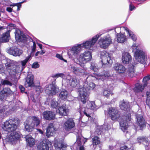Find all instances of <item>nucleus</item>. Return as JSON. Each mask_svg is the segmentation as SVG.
I'll use <instances>...</instances> for the list:
<instances>
[{"instance_id":"obj_55","label":"nucleus","mask_w":150,"mask_h":150,"mask_svg":"<svg viewBox=\"0 0 150 150\" xmlns=\"http://www.w3.org/2000/svg\"><path fill=\"white\" fill-rule=\"evenodd\" d=\"M19 121V120L17 117H11L8 120H6L5 122H18Z\"/></svg>"},{"instance_id":"obj_10","label":"nucleus","mask_w":150,"mask_h":150,"mask_svg":"<svg viewBox=\"0 0 150 150\" xmlns=\"http://www.w3.org/2000/svg\"><path fill=\"white\" fill-rule=\"evenodd\" d=\"M20 137V134L17 132L11 133L8 137H6V138H3V142L4 144L5 143H11L13 144L15 141L18 139Z\"/></svg>"},{"instance_id":"obj_58","label":"nucleus","mask_w":150,"mask_h":150,"mask_svg":"<svg viewBox=\"0 0 150 150\" xmlns=\"http://www.w3.org/2000/svg\"><path fill=\"white\" fill-rule=\"evenodd\" d=\"M40 65L37 62H34L32 65V67L33 68L36 69L39 67Z\"/></svg>"},{"instance_id":"obj_3","label":"nucleus","mask_w":150,"mask_h":150,"mask_svg":"<svg viewBox=\"0 0 150 150\" xmlns=\"http://www.w3.org/2000/svg\"><path fill=\"white\" fill-rule=\"evenodd\" d=\"M95 86V84L93 82L90 83L89 84L85 83L83 87L80 86L78 88L79 96L83 103H85L88 100L89 91L91 89L93 90Z\"/></svg>"},{"instance_id":"obj_52","label":"nucleus","mask_w":150,"mask_h":150,"mask_svg":"<svg viewBox=\"0 0 150 150\" xmlns=\"http://www.w3.org/2000/svg\"><path fill=\"white\" fill-rule=\"evenodd\" d=\"M136 118L137 120V122H143L144 120L143 116L140 115H136Z\"/></svg>"},{"instance_id":"obj_35","label":"nucleus","mask_w":150,"mask_h":150,"mask_svg":"<svg viewBox=\"0 0 150 150\" xmlns=\"http://www.w3.org/2000/svg\"><path fill=\"white\" fill-rule=\"evenodd\" d=\"M79 112L81 115L84 114L88 117H90V113L89 112V109L88 108H85L80 107Z\"/></svg>"},{"instance_id":"obj_2","label":"nucleus","mask_w":150,"mask_h":150,"mask_svg":"<svg viewBox=\"0 0 150 150\" xmlns=\"http://www.w3.org/2000/svg\"><path fill=\"white\" fill-rule=\"evenodd\" d=\"M137 45L135 43L132 46L133 52H134L135 59L129 65L128 72V76L132 77L135 75L134 68L138 63L144 64L146 62L145 53L144 51L141 49H137Z\"/></svg>"},{"instance_id":"obj_22","label":"nucleus","mask_w":150,"mask_h":150,"mask_svg":"<svg viewBox=\"0 0 150 150\" xmlns=\"http://www.w3.org/2000/svg\"><path fill=\"white\" fill-rule=\"evenodd\" d=\"M42 115L45 119L49 120H53L55 117L54 113L51 111H44L43 112Z\"/></svg>"},{"instance_id":"obj_6","label":"nucleus","mask_w":150,"mask_h":150,"mask_svg":"<svg viewBox=\"0 0 150 150\" xmlns=\"http://www.w3.org/2000/svg\"><path fill=\"white\" fill-rule=\"evenodd\" d=\"M94 74H96V77L95 76H92V77H95L97 79H103V80L105 79L111 81L116 80L117 79V77L116 75L111 76L109 71H105L103 74L97 75L96 73Z\"/></svg>"},{"instance_id":"obj_37","label":"nucleus","mask_w":150,"mask_h":150,"mask_svg":"<svg viewBox=\"0 0 150 150\" xmlns=\"http://www.w3.org/2000/svg\"><path fill=\"white\" fill-rule=\"evenodd\" d=\"M145 86L144 85L142 86V84L137 83L135 85V87L134 88L133 90L136 93L142 92Z\"/></svg>"},{"instance_id":"obj_9","label":"nucleus","mask_w":150,"mask_h":150,"mask_svg":"<svg viewBox=\"0 0 150 150\" xmlns=\"http://www.w3.org/2000/svg\"><path fill=\"white\" fill-rule=\"evenodd\" d=\"M45 91L48 95L52 96L57 93L59 91V87L53 82L52 84L46 86Z\"/></svg>"},{"instance_id":"obj_57","label":"nucleus","mask_w":150,"mask_h":150,"mask_svg":"<svg viewBox=\"0 0 150 150\" xmlns=\"http://www.w3.org/2000/svg\"><path fill=\"white\" fill-rule=\"evenodd\" d=\"M36 91L38 92V93H40L43 91V88L41 86H38L35 87Z\"/></svg>"},{"instance_id":"obj_7","label":"nucleus","mask_w":150,"mask_h":150,"mask_svg":"<svg viewBox=\"0 0 150 150\" xmlns=\"http://www.w3.org/2000/svg\"><path fill=\"white\" fill-rule=\"evenodd\" d=\"M111 43V38L109 35L100 38L98 42L100 47L104 49L108 47Z\"/></svg>"},{"instance_id":"obj_20","label":"nucleus","mask_w":150,"mask_h":150,"mask_svg":"<svg viewBox=\"0 0 150 150\" xmlns=\"http://www.w3.org/2000/svg\"><path fill=\"white\" fill-rule=\"evenodd\" d=\"M50 142L47 139H44L38 146L39 150H49V144Z\"/></svg>"},{"instance_id":"obj_18","label":"nucleus","mask_w":150,"mask_h":150,"mask_svg":"<svg viewBox=\"0 0 150 150\" xmlns=\"http://www.w3.org/2000/svg\"><path fill=\"white\" fill-rule=\"evenodd\" d=\"M8 52L14 56H20L23 53V51L16 47H13L7 50Z\"/></svg>"},{"instance_id":"obj_30","label":"nucleus","mask_w":150,"mask_h":150,"mask_svg":"<svg viewBox=\"0 0 150 150\" xmlns=\"http://www.w3.org/2000/svg\"><path fill=\"white\" fill-rule=\"evenodd\" d=\"M137 140L139 143H143L144 145L145 144L144 143H145L146 144L145 146V149L146 150H148L150 148V145L147 144L148 142V139L147 138L144 137H139L137 138Z\"/></svg>"},{"instance_id":"obj_63","label":"nucleus","mask_w":150,"mask_h":150,"mask_svg":"<svg viewBox=\"0 0 150 150\" xmlns=\"http://www.w3.org/2000/svg\"><path fill=\"white\" fill-rule=\"evenodd\" d=\"M6 10L7 11L10 13L12 11L13 9L11 8L10 7H8L6 8Z\"/></svg>"},{"instance_id":"obj_8","label":"nucleus","mask_w":150,"mask_h":150,"mask_svg":"<svg viewBox=\"0 0 150 150\" xmlns=\"http://www.w3.org/2000/svg\"><path fill=\"white\" fill-rule=\"evenodd\" d=\"M65 81L66 83L65 86L70 88L75 87L79 83V81L77 78L69 75L67 76Z\"/></svg>"},{"instance_id":"obj_13","label":"nucleus","mask_w":150,"mask_h":150,"mask_svg":"<svg viewBox=\"0 0 150 150\" xmlns=\"http://www.w3.org/2000/svg\"><path fill=\"white\" fill-rule=\"evenodd\" d=\"M67 146V144L64 142L62 139H58L55 141L54 146L56 150H64Z\"/></svg>"},{"instance_id":"obj_45","label":"nucleus","mask_w":150,"mask_h":150,"mask_svg":"<svg viewBox=\"0 0 150 150\" xmlns=\"http://www.w3.org/2000/svg\"><path fill=\"white\" fill-rule=\"evenodd\" d=\"M87 107L88 109H89V111L90 110H96L97 108V107L94 101L89 103L87 105Z\"/></svg>"},{"instance_id":"obj_27","label":"nucleus","mask_w":150,"mask_h":150,"mask_svg":"<svg viewBox=\"0 0 150 150\" xmlns=\"http://www.w3.org/2000/svg\"><path fill=\"white\" fill-rule=\"evenodd\" d=\"M55 129L54 127L53 124L52 123L50 124L48 126L46 130V135L48 137L52 136L53 135Z\"/></svg>"},{"instance_id":"obj_61","label":"nucleus","mask_w":150,"mask_h":150,"mask_svg":"<svg viewBox=\"0 0 150 150\" xmlns=\"http://www.w3.org/2000/svg\"><path fill=\"white\" fill-rule=\"evenodd\" d=\"M120 150H129V148L126 146H124L120 147Z\"/></svg>"},{"instance_id":"obj_31","label":"nucleus","mask_w":150,"mask_h":150,"mask_svg":"<svg viewBox=\"0 0 150 150\" xmlns=\"http://www.w3.org/2000/svg\"><path fill=\"white\" fill-rule=\"evenodd\" d=\"M124 28L127 34L129 36V38H131L134 41H136L137 39V37L136 35L132 31L129 30L127 28L125 27H124Z\"/></svg>"},{"instance_id":"obj_49","label":"nucleus","mask_w":150,"mask_h":150,"mask_svg":"<svg viewBox=\"0 0 150 150\" xmlns=\"http://www.w3.org/2000/svg\"><path fill=\"white\" fill-rule=\"evenodd\" d=\"M6 85L12 86V84L8 81L7 80H2L1 82V83L0 86H4L5 85Z\"/></svg>"},{"instance_id":"obj_36","label":"nucleus","mask_w":150,"mask_h":150,"mask_svg":"<svg viewBox=\"0 0 150 150\" xmlns=\"http://www.w3.org/2000/svg\"><path fill=\"white\" fill-rule=\"evenodd\" d=\"M117 41L119 43H123L126 40V36L121 33H117Z\"/></svg>"},{"instance_id":"obj_1","label":"nucleus","mask_w":150,"mask_h":150,"mask_svg":"<svg viewBox=\"0 0 150 150\" xmlns=\"http://www.w3.org/2000/svg\"><path fill=\"white\" fill-rule=\"evenodd\" d=\"M102 34H98L93 36L91 40L83 42L80 44H76L69 50L67 54L69 58L73 59L74 62L82 66L90 61L92 59L91 52L86 50L79 54L82 48L90 49L95 45Z\"/></svg>"},{"instance_id":"obj_21","label":"nucleus","mask_w":150,"mask_h":150,"mask_svg":"<svg viewBox=\"0 0 150 150\" xmlns=\"http://www.w3.org/2000/svg\"><path fill=\"white\" fill-rule=\"evenodd\" d=\"M113 69L118 74H123L126 71L125 67L120 64H116L113 67Z\"/></svg>"},{"instance_id":"obj_43","label":"nucleus","mask_w":150,"mask_h":150,"mask_svg":"<svg viewBox=\"0 0 150 150\" xmlns=\"http://www.w3.org/2000/svg\"><path fill=\"white\" fill-rule=\"evenodd\" d=\"M120 128L124 132H126L128 127V122H120Z\"/></svg>"},{"instance_id":"obj_56","label":"nucleus","mask_w":150,"mask_h":150,"mask_svg":"<svg viewBox=\"0 0 150 150\" xmlns=\"http://www.w3.org/2000/svg\"><path fill=\"white\" fill-rule=\"evenodd\" d=\"M5 69L3 66L1 64H0V74L3 75L6 74V71Z\"/></svg>"},{"instance_id":"obj_39","label":"nucleus","mask_w":150,"mask_h":150,"mask_svg":"<svg viewBox=\"0 0 150 150\" xmlns=\"http://www.w3.org/2000/svg\"><path fill=\"white\" fill-rule=\"evenodd\" d=\"M75 126L74 122H65L64 127L66 130H69Z\"/></svg>"},{"instance_id":"obj_48","label":"nucleus","mask_w":150,"mask_h":150,"mask_svg":"<svg viewBox=\"0 0 150 150\" xmlns=\"http://www.w3.org/2000/svg\"><path fill=\"white\" fill-rule=\"evenodd\" d=\"M32 41H30V44L31 45V49L32 53L34 52L36 50V44L35 42L33 41L32 39H31Z\"/></svg>"},{"instance_id":"obj_34","label":"nucleus","mask_w":150,"mask_h":150,"mask_svg":"<svg viewBox=\"0 0 150 150\" xmlns=\"http://www.w3.org/2000/svg\"><path fill=\"white\" fill-rule=\"evenodd\" d=\"M134 125L136 131L142 130L146 127V122H134Z\"/></svg>"},{"instance_id":"obj_4","label":"nucleus","mask_w":150,"mask_h":150,"mask_svg":"<svg viewBox=\"0 0 150 150\" xmlns=\"http://www.w3.org/2000/svg\"><path fill=\"white\" fill-rule=\"evenodd\" d=\"M71 69L73 73L76 75L80 76H85V77L86 78V79L89 78H90L92 76L96 77L95 74H93V75L86 72H85L83 69L81 68L76 67V65L74 64L71 65Z\"/></svg>"},{"instance_id":"obj_46","label":"nucleus","mask_w":150,"mask_h":150,"mask_svg":"<svg viewBox=\"0 0 150 150\" xmlns=\"http://www.w3.org/2000/svg\"><path fill=\"white\" fill-rule=\"evenodd\" d=\"M28 122H40V118L36 116H30L28 118Z\"/></svg>"},{"instance_id":"obj_19","label":"nucleus","mask_w":150,"mask_h":150,"mask_svg":"<svg viewBox=\"0 0 150 150\" xmlns=\"http://www.w3.org/2000/svg\"><path fill=\"white\" fill-rule=\"evenodd\" d=\"M15 38L16 40L19 42H24L26 39L25 36L23 35L21 31L19 29H16L14 32Z\"/></svg>"},{"instance_id":"obj_28","label":"nucleus","mask_w":150,"mask_h":150,"mask_svg":"<svg viewBox=\"0 0 150 150\" xmlns=\"http://www.w3.org/2000/svg\"><path fill=\"white\" fill-rule=\"evenodd\" d=\"M68 111V110L66 106V105L64 104L58 108L57 112H58L60 115L63 116L66 115L67 114V112Z\"/></svg>"},{"instance_id":"obj_50","label":"nucleus","mask_w":150,"mask_h":150,"mask_svg":"<svg viewBox=\"0 0 150 150\" xmlns=\"http://www.w3.org/2000/svg\"><path fill=\"white\" fill-rule=\"evenodd\" d=\"M25 0H24L22 2H21L18 3H13V4H11L10 5V6H16L17 7V11H19L20 10V8L21 7V4L25 2Z\"/></svg>"},{"instance_id":"obj_40","label":"nucleus","mask_w":150,"mask_h":150,"mask_svg":"<svg viewBox=\"0 0 150 150\" xmlns=\"http://www.w3.org/2000/svg\"><path fill=\"white\" fill-rule=\"evenodd\" d=\"M59 103L57 101L55 98H53L50 102V105L53 108H57L59 106Z\"/></svg>"},{"instance_id":"obj_12","label":"nucleus","mask_w":150,"mask_h":150,"mask_svg":"<svg viewBox=\"0 0 150 150\" xmlns=\"http://www.w3.org/2000/svg\"><path fill=\"white\" fill-rule=\"evenodd\" d=\"M2 124V127L4 131L8 132L13 131L17 128V125L13 122H3Z\"/></svg>"},{"instance_id":"obj_53","label":"nucleus","mask_w":150,"mask_h":150,"mask_svg":"<svg viewBox=\"0 0 150 150\" xmlns=\"http://www.w3.org/2000/svg\"><path fill=\"white\" fill-rule=\"evenodd\" d=\"M147 98L146 101L147 105L150 108V92L147 91L146 92Z\"/></svg>"},{"instance_id":"obj_64","label":"nucleus","mask_w":150,"mask_h":150,"mask_svg":"<svg viewBox=\"0 0 150 150\" xmlns=\"http://www.w3.org/2000/svg\"><path fill=\"white\" fill-rule=\"evenodd\" d=\"M116 146H109V150H115Z\"/></svg>"},{"instance_id":"obj_24","label":"nucleus","mask_w":150,"mask_h":150,"mask_svg":"<svg viewBox=\"0 0 150 150\" xmlns=\"http://www.w3.org/2000/svg\"><path fill=\"white\" fill-rule=\"evenodd\" d=\"M120 107L121 109L127 111L129 110L130 108L129 103L124 100L120 102Z\"/></svg>"},{"instance_id":"obj_23","label":"nucleus","mask_w":150,"mask_h":150,"mask_svg":"<svg viewBox=\"0 0 150 150\" xmlns=\"http://www.w3.org/2000/svg\"><path fill=\"white\" fill-rule=\"evenodd\" d=\"M34 76L32 75H28L27 77L25 86L26 87H32L34 86L33 82Z\"/></svg>"},{"instance_id":"obj_51","label":"nucleus","mask_w":150,"mask_h":150,"mask_svg":"<svg viewBox=\"0 0 150 150\" xmlns=\"http://www.w3.org/2000/svg\"><path fill=\"white\" fill-rule=\"evenodd\" d=\"M90 68L95 72H96L98 70V69L96 67L95 64L93 62H91Z\"/></svg>"},{"instance_id":"obj_15","label":"nucleus","mask_w":150,"mask_h":150,"mask_svg":"<svg viewBox=\"0 0 150 150\" xmlns=\"http://www.w3.org/2000/svg\"><path fill=\"white\" fill-rule=\"evenodd\" d=\"M108 113L110 115L111 119L113 120L116 121L120 117L118 111L117 109L114 108H109Z\"/></svg>"},{"instance_id":"obj_60","label":"nucleus","mask_w":150,"mask_h":150,"mask_svg":"<svg viewBox=\"0 0 150 150\" xmlns=\"http://www.w3.org/2000/svg\"><path fill=\"white\" fill-rule=\"evenodd\" d=\"M19 88L22 93H23L24 92L25 88L22 85H19Z\"/></svg>"},{"instance_id":"obj_59","label":"nucleus","mask_w":150,"mask_h":150,"mask_svg":"<svg viewBox=\"0 0 150 150\" xmlns=\"http://www.w3.org/2000/svg\"><path fill=\"white\" fill-rule=\"evenodd\" d=\"M135 8H136L134 6L132 5L130 3V4L129 5V9L130 11H132L133 10L135 9Z\"/></svg>"},{"instance_id":"obj_11","label":"nucleus","mask_w":150,"mask_h":150,"mask_svg":"<svg viewBox=\"0 0 150 150\" xmlns=\"http://www.w3.org/2000/svg\"><path fill=\"white\" fill-rule=\"evenodd\" d=\"M102 62L103 64H109L110 65L112 63V61L111 59L110 54L106 51H103L101 54Z\"/></svg>"},{"instance_id":"obj_29","label":"nucleus","mask_w":150,"mask_h":150,"mask_svg":"<svg viewBox=\"0 0 150 150\" xmlns=\"http://www.w3.org/2000/svg\"><path fill=\"white\" fill-rule=\"evenodd\" d=\"M10 30H9L3 34L2 37L0 38L1 42H6L9 41L10 38Z\"/></svg>"},{"instance_id":"obj_32","label":"nucleus","mask_w":150,"mask_h":150,"mask_svg":"<svg viewBox=\"0 0 150 150\" xmlns=\"http://www.w3.org/2000/svg\"><path fill=\"white\" fill-rule=\"evenodd\" d=\"M24 125L25 130L30 132L34 129L35 124L34 122H24Z\"/></svg>"},{"instance_id":"obj_33","label":"nucleus","mask_w":150,"mask_h":150,"mask_svg":"<svg viewBox=\"0 0 150 150\" xmlns=\"http://www.w3.org/2000/svg\"><path fill=\"white\" fill-rule=\"evenodd\" d=\"M25 138L27 145L32 147L35 144V139L31 136L27 135L25 136Z\"/></svg>"},{"instance_id":"obj_25","label":"nucleus","mask_w":150,"mask_h":150,"mask_svg":"<svg viewBox=\"0 0 150 150\" xmlns=\"http://www.w3.org/2000/svg\"><path fill=\"white\" fill-rule=\"evenodd\" d=\"M132 57L127 52H124L122 54V62L124 64H128L131 61Z\"/></svg>"},{"instance_id":"obj_38","label":"nucleus","mask_w":150,"mask_h":150,"mask_svg":"<svg viewBox=\"0 0 150 150\" xmlns=\"http://www.w3.org/2000/svg\"><path fill=\"white\" fill-rule=\"evenodd\" d=\"M31 55V54L27 57L23 61H21L20 62L21 65V71H23V69L25 67V65L27 62L29 60H30Z\"/></svg>"},{"instance_id":"obj_41","label":"nucleus","mask_w":150,"mask_h":150,"mask_svg":"<svg viewBox=\"0 0 150 150\" xmlns=\"http://www.w3.org/2000/svg\"><path fill=\"white\" fill-rule=\"evenodd\" d=\"M68 96V92L64 89L62 90L59 94L60 97L62 100L66 99Z\"/></svg>"},{"instance_id":"obj_42","label":"nucleus","mask_w":150,"mask_h":150,"mask_svg":"<svg viewBox=\"0 0 150 150\" xmlns=\"http://www.w3.org/2000/svg\"><path fill=\"white\" fill-rule=\"evenodd\" d=\"M122 122H129L132 121V119L131 117V115L129 112H126L123 116Z\"/></svg>"},{"instance_id":"obj_44","label":"nucleus","mask_w":150,"mask_h":150,"mask_svg":"<svg viewBox=\"0 0 150 150\" xmlns=\"http://www.w3.org/2000/svg\"><path fill=\"white\" fill-rule=\"evenodd\" d=\"M67 76L63 73H58L52 76V77L53 78H57L59 77H60L62 78L63 80L62 81V84H63L64 81H65V80H66L67 79Z\"/></svg>"},{"instance_id":"obj_26","label":"nucleus","mask_w":150,"mask_h":150,"mask_svg":"<svg viewBox=\"0 0 150 150\" xmlns=\"http://www.w3.org/2000/svg\"><path fill=\"white\" fill-rule=\"evenodd\" d=\"M113 89V87L112 84H109L107 86V88H105L103 91V95L106 98L109 97L110 94H112V91Z\"/></svg>"},{"instance_id":"obj_14","label":"nucleus","mask_w":150,"mask_h":150,"mask_svg":"<svg viewBox=\"0 0 150 150\" xmlns=\"http://www.w3.org/2000/svg\"><path fill=\"white\" fill-rule=\"evenodd\" d=\"M111 128V126L108 125L107 122H105L101 126H97L96 129L95 134L99 135L104 133L106 130H107Z\"/></svg>"},{"instance_id":"obj_62","label":"nucleus","mask_w":150,"mask_h":150,"mask_svg":"<svg viewBox=\"0 0 150 150\" xmlns=\"http://www.w3.org/2000/svg\"><path fill=\"white\" fill-rule=\"evenodd\" d=\"M56 57L58 58L60 60H62L63 59V57L62 56L59 54H56Z\"/></svg>"},{"instance_id":"obj_5","label":"nucleus","mask_w":150,"mask_h":150,"mask_svg":"<svg viewBox=\"0 0 150 150\" xmlns=\"http://www.w3.org/2000/svg\"><path fill=\"white\" fill-rule=\"evenodd\" d=\"M6 69L9 74L12 76H14L16 74L19 73L21 71L19 68L13 63L12 61L8 60L5 64Z\"/></svg>"},{"instance_id":"obj_47","label":"nucleus","mask_w":150,"mask_h":150,"mask_svg":"<svg viewBox=\"0 0 150 150\" xmlns=\"http://www.w3.org/2000/svg\"><path fill=\"white\" fill-rule=\"evenodd\" d=\"M92 144L93 146L99 144L100 141L99 137L97 136L94 137L92 139Z\"/></svg>"},{"instance_id":"obj_16","label":"nucleus","mask_w":150,"mask_h":150,"mask_svg":"<svg viewBox=\"0 0 150 150\" xmlns=\"http://www.w3.org/2000/svg\"><path fill=\"white\" fill-rule=\"evenodd\" d=\"M12 92L10 89L7 87L4 88L0 92V100L4 101L5 100L8 95L13 94Z\"/></svg>"},{"instance_id":"obj_17","label":"nucleus","mask_w":150,"mask_h":150,"mask_svg":"<svg viewBox=\"0 0 150 150\" xmlns=\"http://www.w3.org/2000/svg\"><path fill=\"white\" fill-rule=\"evenodd\" d=\"M9 106L4 105V104H0V118H3L5 115L9 114L10 111H12L10 109L8 112Z\"/></svg>"},{"instance_id":"obj_54","label":"nucleus","mask_w":150,"mask_h":150,"mask_svg":"<svg viewBox=\"0 0 150 150\" xmlns=\"http://www.w3.org/2000/svg\"><path fill=\"white\" fill-rule=\"evenodd\" d=\"M150 79V75L146 76L144 77L143 80L144 83V86H146L147 84V81Z\"/></svg>"}]
</instances>
